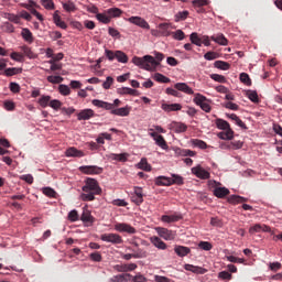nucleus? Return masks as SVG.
I'll return each mask as SVG.
<instances>
[{
  "label": "nucleus",
  "instance_id": "2eb2a0df",
  "mask_svg": "<svg viewBox=\"0 0 282 282\" xmlns=\"http://www.w3.org/2000/svg\"><path fill=\"white\" fill-rule=\"evenodd\" d=\"M171 129H172L175 133H186V131L188 130V126H186V123L173 121V122L171 123Z\"/></svg>",
  "mask_w": 282,
  "mask_h": 282
},
{
  "label": "nucleus",
  "instance_id": "c9c22d12",
  "mask_svg": "<svg viewBox=\"0 0 282 282\" xmlns=\"http://www.w3.org/2000/svg\"><path fill=\"white\" fill-rule=\"evenodd\" d=\"M106 14H108L110 17V19H116L122 14V10H120L118 8H110L108 10H106Z\"/></svg>",
  "mask_w": 282,
  "mask_h": 282
},
{
  "label": "nucleus",
  "instance_id": "c03bdc74",
  "mask_svg": "<svg viewBox=\"0 0 282 282\" xmlns=\"http://www.w3.org/2000/svg\"><path fill=\"white\" fill-rule=\"evenodd\" d=\"M119 63H129V57L122 51H116V57Z\"/></svg>",
  "mask_w": 282,
  "mask_h": 282
},
{
  "label": "nucleus",
  "instance_id": "cd10ccee",
  "mask_svg": "<svg viewBox=\"0 0 282 282\" xmlns=\"http://www.w3.org/2000/svg\"><path fill=\"white\" fill-rule=\"evenodd\" d=\"M226 116H227V118H229V120H232V122H235V124L240 127V129H248L246 123L242 122L236 113H226Z\"/></svg>",
  "mask_w": 282,
  "mask_h": 282
},
{
  "label": "nucleus",
  "instance_id": "bb28decb",
  "mask_svg": "<svg viewBox=\"0 0 282 282\" xmlns=\"http://www.w3.org/2000/svg\"><path fill=\"white\" fill-rule=\"evenodd\" d=\"M117 94L120 96H138V90L129 87H121L117 89Z\"/></svg>",
  "mask_w": 282,
  "mask_h": 282
},
{
  "label": "nucleus",
  "instance_id": "338daca9",
  "mask_svg": "<svg viewBox=\"0 0 282 282\" xmlns=\"http://www.w3.org/2000/svg\"><path fill=\"white\" fill-rule=\"evenodd\" d=\"M68 220L69 221H78V210L73 209L68 213Z\"/></svg>",
  "mask_w": 282,
  "mask_h": 282
},
{
  "label": "nucleus",
  "instance_id": "393cba45",
  "mask_svg": "<svg viewBox=\"0 0 282 282\" xmlns=\"http://www.w3.org/2000/svg\"><path fill=\"white\" fill-rule=\"evenodd\" d=\"M214 195L215 197H218V199H224V197H227V195H230V189L226 187H216L214 188Z\"/></svg>",
  "mask_w": 282,
  "mask_h": 282
},
{
  "label": "nucleus",
  "instance_id": "4d7b16f0",
  "mask_svg": "<svg viewBox=\"0 0 282 282\" xmlns=\"http://www.w3.org/2000/svg\"><path fill=\"white\" fill-rule=\"evenodd\" d=\"M154 80H156V83H171V79L169 77L160 73H155Z\"/></svg>",
  "mask_w": 282,
  "mask_h": 282
},
{
  "label": "nucleus",
  "instance_id": "052dcab7",
  "mask_svg": "<svg viewBox=\"0 0 282 282\" xmlns=\"http://www.w3.org/2000/svg\"><path fill=\"white\" fill-rule=\"evenodd\" d=\"M89 259H91V261H95L96 263H100V261H102V254H100V252L98 251H95L89 254Z\"/></svg>",
  "mask_w": 282,
  "mask_h": 282
},
{
  "label": "nucleus",
  "instance_id": "a18cd8bd",
  "mask_svg": "<svg viewBox=\"0 0 282 282\" xmlns=\"http://www.w3.org/2000/svg\"><path fill=\"white\" fill-rule=\"evenodd\" d=\"M46 80L52 85H61V83H63V77L58 75H55V76L51 75V76H47Z\"/></svg>",
  "mask_w": 282,
  "mask_h": 282
},
{
  "label": "nucleus",
  "instance_id": "20e7f679",
  "mask_svg": "<svg viewBox=\"0 0 282 282\" xmlns=\"http://www.w3.org/2000/svg\"><path fill=\"white\" fill-rule=\"evenodd\" d=\"M216 127L217 129L223 130V132L218 133V138L220 140H232V138H235V131L231 130L230 123H228V121L224 119H217Z\"/></svg>",
  "mask_w": 282,
  "mask_h": 282
},
{
  "label": "nucleus",
  "instance_id": "9d476101",
  "mask_svg": "<svg viewBox=\"0 0 282 282\" xmlns=\"http://www.w3.org/2000/svg\"><path fill=\"white\" fill-rule=\"evenodd\" d=\"M115 230H117V232H128V235H135V232H138L133 226L126 223L116 224Z\"/></svg>",
  "mask_w": 282,
  "mask_h": 282
},
{
  "label": "nucleus",
  "instance_id": "37998d69",
  "mask_svg": "<svg viewBox=\"0 0 282 282\" xmlns=\"http://www.w3.org/2000/svg\"><path fill=\"white\" fill-rule=\"evenodd\" d=\"M171 36L175 40V41H184V39H186V34L184 33V31L182 30H176L175 32L171 33Z\"/></svg>",
  "mask_w": 282,
  "mask_h": 282
},
{
  "label": "nucleus",
  "instance_id": "b1692460",
  "mask_svg": "<svg viewBox=\"0 0 282 282\" xmlns=\"http://www.w3.org/2000/svg\"><path fill=\"white\" fill-rule=\"evenodd\" d=\"M184 269L187 270V272H193L194 274H206V272H208L206 269L202 267H195L193 264H185Z\"/></svg>",
  "mask_w": 282,
  "mask_h": 282
},
{
  "label": "nucleus",
  "instance_id": "f03ea898",
  "mask_svg": "<svg viewBox=\"0 0 282 282\" xmlns=\"http://www.w3.org/2000/svg\"><path fill=\"white\" fill-rule=\"evenodd\" d=\"M93 105L94 107H98L99 109H106V111H110L112 116H120L121 118H124L131 113V106L113 108V105L107 101H102L100 99H94Z\"/></svg>",
  "mask_w": 282,
  "mask_h": 282
},
{
  "label": "nucleus",
  "instance_id": "c85d7f7f",
  "mask_svg": "<svg viewBox=\"0 0 282 282\" xmlns=\"http://www.w3.org/2000/svg\"><path fill=\"white\" fill-rule=\"evenodd\" d=\"M129 279H131V274L123 273L110 278L109 282H129Z\"/></svg>",
  "mask_w": 282,
  "mask_h": 282
},
{
  "label": "nucleus",
  "instance_id": "603ef678",
  "mask_svg": "<svg viewBox=\"0 0 282 282\" xmlns=\"http://www.w3.org/2000/svg\"><path fill=\"white\" fill-rule=\"evenodd\" d=\"M209 78H212V80H215L216 83H221V84L227 83L226 76L224 75L210 74Z\"/></svg>",
  "mask_w": 282,
  "mask_h": 282
},
{
  "label": "nucleus",
  "instance_id": "79ce46f5",
  "mask_svg": "<svg viewBox=\"0 0 282 282\" xmlns=\"http://www.w3.org/2000/svg\"><path fill=\"white\" fill-rule=\"evenodd\" d=\"M63 8L66 12H76V4L72 0L63 2Z\"/></svg>",
  "mask_w": 282,
  "mask_h": 282
},
{
  "label": "nucleus",
  "instance_id": "a878e982",
  "mask_svg": "<svg viewBox=\"0 0 282 282\" xmlns=\"http://www.w3.org/2000/svg\"><path fill=\"white\" fill-rule=\"evenodd\" d=\"M161 108L163 109V111H182V105L180 104H162Z\"/></svg>",
  "mask_w": 282,
  "mask_h": 282
},
{
  "label": "nucleus",
  "instance_id": "473e14b6",
  "mask_svg": "<svg viewBox=\"0 0 282 282\" xmlns=\"http://www.w3.org/2000/svg\"><path fill=\"white\" fill-rule=\"evenodd\" d=\"M96 19L97 21H99L100 23H105L106 25L108 23H111V18L109 17V14H107V11H105V13H97Z\"/></svg>",
  "mask_w": 282,
  "mask_h": 282
},
{
  "label": "nucleus",
  "instance_id": "13d9d810",
  "mask_svg": "<svg viewBox=\"0 0 282 282\" xmlns=\"http://www.w3.org/2000/svg\"><path fill=\"white\" fill-rule=\"evenodd\" d=\"M240 80L243 83V85L250 86L252 85V80L250 79V75L247 73H241L240 74Z\"/></svg>",
  "mask_w": 282,
  "mask_h": 282
},
{
  "label": "nucleus",
  "instance_id": "aec40b11",
  "mask_svg": "<svg viewBox=\"0 0 282 282\" xmlns=\"http://www.w3.org/2000/svg\"><path fill=\"white\" fill-rule=\"evenodd\" d=\"M174 252L177 254V257H187V254H191V248L176 245L174 247Z\"/></svg>",
  "mask_w": 282,
  "mask_h": 282
},
{
  "label": "nucleus",
  "instance_id": "774afa93",
  "mask_svg": "<svg viewBox=\"0 0 282 282\" xmlns=\"http://www.w3.org/2000/svg\"><path fill=\"white\" fill-rule=\"evenodd\" d=\"M133 282H149V279H147L144 275L142 274H137L132 278Z\"/></svg>",
  "mask_w": 282,
  "mask_h": 282
},
{
  "label": "nucleus",
  "instance_id": "7c9ffc66",
  "mask_svg": "<svg viewBox=\"0 0 282 282\" xmlns=\"http://www.w3.org/2000/svg\"><path fill=\"white\" fill-rule=\"evenodd\" d=\"M156 186H171V177L159 176L155 178Z\"/></svg>",
  "mask_w": 282,
  "mask_h": 282
},
{
  "label": "nucleus",
  "instance_id": "bf43d9fd",
  "mask_svg": "<svg viewBox=\"0 0 282 282\" xmlns=\"http://www.w3.org/2000/svg\"><path fill=\"white\" fill-rule=\"evenodd\" d=\"M198 248H200V250H206L207 252L213 250V243L208 242V241H200L198 243Z\"/></svg>",
  "mask_w": 282,
  "mask_h": 282
},
{
  "label": "nucleus",
  "instance_id": "a19ab883",
  "mask_svg": "<svg viewBox=\"0 0 282 282\" xmlns=\"http://www.w3.org/2000/svg\"><path fill=\"white\" fill-rule=\"evenodd\" d=\"M189 41L193 43V45H197V47H202V37L197 33H192L189 35Z\"/></svg>",
  "mask_w": 282,
  "mask_h": 282
},
{
  "label": "nucleus",
  "instance_id": "f3484780",
  "mask_svg": "<svg viewBox=\"0 0 282 282\" xmlns=\"http://www.w3.org/2000/svg\"><path fill=\"white\" fill-rule=\"evenodd\" d=\"M66 158H85V152L72 147L65 151Z\"/></svg>",
  "mask_w": 282,
  "mask_h": 282
},
{
  "label": "nucleus",
  "instance_id": "c756f323",
  "mask_svg": "<svg viewBox=\"0 0 282 282\" xmlns=\"http://www.w3.org/2000/svg\"><path fill=\"white\" fill-rule=\"evenodd\" d=\"M21 36L26 43H34V35L30 29H22Z\"/></svg>",
  "mask_w": 282,
  "mask_h": 282
},
{
  "label": "nucleus",
  "instance_id": "58836bf2",
  "mask_svg": "<svg viewBox=\"0 0 282 282\" xmlns=\"http://www.w3.org/2000/svg\"><path fill=\"white\" fill-rule=\"evenodd\" d=\"M21 52H23V56H26L28 58H35L34 52H32V48L28 45L20 46Z\"/></svg>",
  "mask_w": 282,
  "mask_h": 282
},
{
  "label": "nucleus",
  "instance_id": "72a5a7b5",
  "mask_svg": "<svg viewBox=\"0 0 282 282\" xmlns=\"http://www.w3.org/2000/svg\"><path fill=\"white\" fill-rule=\"evenodd\" d=\"M229 204H243L245 202H248V198L237 195H231L228 197Z\"/></svg>",
  "mask_w": 282,
  "mask_h": 282
},
{
  "label": "nucleus",
  "instance_id": "412c9836",
  "mask_svg": "<svg viewBox=\"0 0 282 282\" xmlns=\"http://www.w3.org/2000/svg\"><path fill=\"white\" fill-rule=\"evenodd\" d=\"M80 219L84 221V224H94L96 221V218L91 216V212L87 208H84Z\"/></svg>",
  "mask_w": 282,
  "mask_h": 282
},
{
  "label": "nucleus",
  "instance_id": "f8f14e48",
  "mask_svg": "<svg viewBox=\"0 0 282 282\" xmlns=\"http://www.w3.org/2000/svg\"><path fill=\"white\" fill-rule=\"evenodd\" d=\"M150 135H151V138H153V140L155 141V144H158V147H160L164 151H166V149H169V144H166V140L164 139V137L162 134H159L158 132H152V133H150Z\"/></svg>",
  "mask_w": 282,
  "mask_h": 282
},
{
  "label": "nucleus",
  "instance_id": "6e6d98bb",
  "mask_svg": "<svg viewBox=\"0 0 282 282\" xmlns=\"http://www.w3.org/2000/svg\"><path fill=\"white\" fill-rule=\"evenodd\" d=\"M42 193L46 197H56V191H54L52 187H43Z\"/></svg>",
  "mask_w": 282,
  "mask_h": 282
},
{
  "label": "nucleus",
  "instance_id": "69168bd1",
  "mask_svg": "<svg viewBox=\"0 0 282 282\" xmlns=\"http://www.w3.org/2000/svg\"><path fill=\"white\" fill-rule=\"evenodd\" d=\"M58 89L62 96H69V94H72V90L68 88L67 85H59Z\"/></svg>",
  "mask_w": 282,
  "mask_h": 282
},
{
  "label": "nucleus",
  "instance_id": "6e6552de",
  "mask_svg": "<svg viewBox=\"0 0 282 282\" xmlns=\"http://www.w3.org/2000/svg\"><path fill=\"white\" fill-rule=\"evenodd\" d=\"M79 171L85 175H100L102 173V167L97 165H83L79 167Z\"/></svg>",
  "mask_w": 282,
  "mask_h": 282
},
{
  "label": "nucleus",
  "instance_id": "39448f33",
  "mask_svg": "<svg viewBox=\"0 0 282 282\" xmlns=\"http://www.w3.org/2000/svg\"><path fill=\"white\" fill-rule=\"evenodd\" d=\"M193 101L195 102V105H197V107H200L203 111H205L206 113H210L213 108L210 107V100L206 98V96L197 93L194 95Z\"/></svg>",
  "mask_w": 282,
  "mask_h": 282
},
{
  "label": "nucleus",
  "instance_id": "3c124183",
  "mask_svg": "<svg viewBox=\"0 0 282 282\" xmlns=\"http://www.w3.org/2000/svg\"><path fill=\"white\" fill-rule=\"evenodd\" d=\"M112 160L117 162H127L129 158V153H121V154H111Z\"/></svg>",
  "mask_w": 282,
  "mask_h": 282
},
{
  "label": "nucleus",
  "instance_id": "de8ad7c7",
  "mask_svg": "<svg viewBox=\"0 0 282 282\" xmlns=\"http://www.w3.org/2000/svg\"><path fill=\"white\" fill-rule=\"evenodd\" d=\"M173 184H177V186H182V184H184V177L177 174H172L171 186H173Z\"/></svg>",
  "mask_w": 282,
  "mask_h": 282
},
{
  "label": "nucleus",
  "instance_id": "0eeeda50",
  "mask_svg": "<svg viewBox=\"0 0 282 282\" xmlns=\"http://www.w3.org/2000/svg\"><path fill=\"white\" fill-rule=\"evenodd\" d=\"M155 231L158 232L159 237H161V239H164L165 241H173L176 237L175 231L166 229L164 227H156Z\"/></svg>",
  "mask_w": 282,
  "mask_h": 282
},
{
  "label": "nucleus",
  "instance_id": "9b49d317",
  "mask_svg": "<svg viewBox=\"0 0 282 282\" xmlns=\"http://www.w3.org/2000/svg\"><path fill=\"white\" fill-rule=\"evenodd\" d=\"M193 175H196L199 180H210V172L206 171L202 165L192 167Z\"/></svg>",
  "mask_w": 282,
  "mask_h": 282
},
{
  "label": "nucleus",
  "instance_id": "e433bc0d",
  "mask_svg": "<svg viewBox=\"0 0 282 282\" xmlns=\"http://www.w3.org/2000/svg\"><path fill=\"white\" fill-rule=\"evenodd\" d=\"M22 73H23V68H19V67H10L4 69L6 76H17V74H22Z\"/></svg>",
  "mask_w": 282,
  "mask_h": 282
},
{
  "label": "nucleus",
  "instance_id": "6ab92c4d",
  "mask_svg": "<svg viewBox=\"0 0 282 282\" xmlns=\"http://www.w3.org/2000/svg\"><path fill=\"white\" fill-rule=\"evenodd\" d=\"M182 219V214H173V215H163L161 220L165 224H173L175 221H180Z\"/></svg>",
  "mask_w": 282,
  "mask_h": 282
},
{
  "label": "nucleus",
  "instance_id": "2f4dec72",
  "mask_svg": "<svg viewBox=\"0 0 282 282\" xmlns=\"http://www.w3.org/2000/svg\"><path fill=\"white\" fill-rule=\"evenodd\" d=\"M170 26L171 25L169 23L159 24V32H160L161 36H171L172 32L169 31Z\"/></svg>",
  "mask_w": 282,
  "mask_h": 282
},
{
  "label": "nucleus",
  "instance_id": "5701e85b",
  "mask_svg": "<svg viewBox=\"0 0 282 282\" xmlns=\"http://www.w3.org/2000/svg\"><path fill=\"white\" fill-rule=\"evenodd\" d=\"M210 41H214V43H217L218 45H228V39H226V36L223 33L212 35Z\"/></svg>",
  "mask_w": 282,
  "mask_h": 282
},
{
  "label": "nucleus",
  "instance_id": "864d4df0",
  "mask_svg": "<svg viewBox=\"0 0 282 282\" xmlns=\"http://www.w3.org/2000/svg\"><path fill=\"white\" fill-rule=\"evenodd\" d=\"M219 58V53L209 51L204 55L205 61H215Z\"/></svg>",
  "mask_w": 282,
  "mask_h": 282
},
{
  "label": "nucleus",
  "instance_id": "7ed1b4c3",
  "mask_svg": "<svg viewBox=\"0 0 282 282\" xmlns=\"http://www.w3.org/2000/svg\"><path fill=\"white\" fill-rule=\"evenodd\" d=\"M132 63L147 72H153V69L160 65V62L155 61V57L151 55H144L143 57L134 56Z\"/></svg>",
  "mask_w": 282,
  "mask_h": 282
},
{
  "label": "nucleus",
  "instance_id": "4be33fe9",
  "mask_svg": "<svg viewBox=\"0 0 282 282\" xmlns=\"http://www.w3.org/2000/svg\"><path fill=\"white\" fill-rule=\"evenodd\" d=\"M95 112L93 109H84L80 110V112L77 115L78 120H90V118H94Z\"/></svg>",
  "mask_w": 282,
  "mask_h": 282
},
{
  "label": "nucleus",
  "instance_id": "4c0bfd02",
  "mask_svg": "<svg viewBox=\"0 0 282 282\" xmlns=\"http://www.w3.org/2000/svg\"><path fill=\"white\" fill-rule=\"evenodd\" d=\"M138 169L145 172H151V164L147 161V159H141V161L138 163Z\"/></svg>",
  "mask_w": 282,
  "mask_h": 282
},
{
  "label": "nucleus",
  "instance_id": "dca6fc26",
  "mask_svg": "<svg viewBox=\"0 0 282 282\" xmlns=\"http://www.w3.org/2000/svg\"><path fill=\"white\" fill-rule=\"evenodd\" d=\"M174 87L177 91H183V94H187L188 96H193V94H195L193 88H191L186 83H176Z\"/></svg>",
  "mask_w": 282,
  "mask_h": 282
},
{
  "label": "nucleus",
  "instance_id": "5fc2aeb1",
  "mask_svg": "<svg viewBox=\"0 0 282 282\" xmlns=\"http://www.w3.org/2000/svg\"><path fill=\"white\" fill-rule=\"evenodd\" d=\"M192 4L194 8H204V6L210 4V0H193Z\"/></svg>",
  "mask_w": 282,
  "mask_h": 282
},
{
  "label": "nucleus",
  "instance_id": "49530a36",
  "mask_svg": "<svg viewBox=\"0 0 282 282\" xmlns=\"http://www.w3.org/2000/svg\"><path fill=\"white\" fill-rule=\"evenodd\" d=\"M52 101V97L51 96H45L43 95L40 99H39V105L43 107V109H45V107L50 106V102Z\"/></svg>",
  "mask_w": 282,
  "mask_h": 282
},
{
  "label": "nucleus",
  "instance_id": "0e129e2a",
  "mask_svg": "<svg viewBox=\"0 0 282 282\" xmlns=\"http://www.w3.org/2000/svg\"><path fill=\"white\" fill-rule=\"evenodd\" d=\"M41 3L45 10H54V1L52 0H41Z\"/></svg>",
  "mask_w": 282,
  "mask_h": 282
},
{
  "label": "nucleus",
  "instance_id": "ea45409f",
  "mask_svg": "<svg viewBox=\"0 0 282 282\" xmlns=\"http://www.w3.org/2000/svg\"><path fill=\"white\" fill-rule=\"evenodd\" d=\"M214 67H216L217 69H223L224 72L230 69V64H228V62H224V61H216L214 63Z\"/></svg>",
  "mask_w": 282,
  "mask_h": 282
},
{
  "label": "nucleus",
  "instance_id": "8fccbe9b",
  "mask_svg": "<svg viewBox=\"0 0 282 282\" xmlns=\"http://www.w3.org/2000/svg\"><path fill=\"white\" fill-rule=\"evenodd\" d=\"M191 143L193 144V147H197L198 149H208V144L199 139H192Z\"/></svg>",
  "mask_w": 282,
  "mask_h": 282
},
{
  "label": "nucleus",
  "instance_id": "ddd939ff",
  "mask_svg": "<svg viewBox=\"0 0 282 282\" xmlns=\"http://www.w3.org/2000/svg\"><path fill=\"white\" fill-rule=\"evenodd\" d=\"M128 21L129 23H133V25H138L143 30H149L150 28L149 22H147V20L142 19L141 17H130Z\"/></svg>",
  "mask_w": 282,
  "mask_h": 282
},
{
  "label": "nucleus",
  "instance_id": "f257e3e1",
  "mask_svg": "<svg viewBox=\"0 0 282 282\" xmlns=\"http://www.w3.org/2000/svg\"><path fill=\"white\" fill-rule=\"evenodd\" d=\"M82 202H94V199H96V195L102 194V188L98 184V181L91 177L86 178L85 185L82 187Z\"/></svg>",
  "mask_w": 282,
  "mask_h": 282
},
{
  "label": "nucleus",
  "instance_id": "f704fd0d",
  "mask_svg": "<svg viewBox=\"0 0 282 282\" xmlns=\"http://www.w3.org/2000/svg\"><path fill=\"white\" fill-rule=\"evenodd\" d=\"M191 13L188 11H180L174 15L175 23H180V21H186Z\"/></svg>",
  "mask_w": 282,
  "mask_h": 282
},
{
  "label": "nucleus",
  "instance_id": "09e8293b",
  "mask_svg": "<svg viewBox=\"0 0 282 282\" xmlns=\"http://www.w3.org/2000/svg\"><path fill=\"white\" fill-rule=\"evenodd\" d=\"M227 149H231L232 151H237V149H241L243 143L241 141H231L226 144Z\"/></svg>",
  "mask_w": 282,
  "mask_h": 282
},
{
  "label": "nucleus",
  "instance_id": "4468645a",
  "mask_svg": "<svg viewBox=\"0 0 282 282\" xmlns=\"http://www.w3.org/2000/svg\"><path fill=\"white\" fill-rule=\"evenodd\" d=\"M150 241L154 248H158V250H166L169 246H166V242H164L160 237L153 236L150 238Z\"/></svg>",
  "mask_w": 282,
  "mask_h": 282
},
{
  "label": "nucleus",
  "instance_id": "a211bd4d",
  "mask_svg": "<svg viewBox=\"0 0 282 282\" xmlns=\"http://www.w3.org/2000/svg\"><path fill=\"white\" fill-rule=\"evenodd\" d=\"M53 22L57 28H61L62 30H67V23L61 19V12L55 11L53 14Z\"/></svg>",
  "mask_w": 282,
  "mask_h": 282
},
{
  "label": "nucleus",
  "instance_id": "423d86ee",
  "mask_svg": "<svg viewBox=\"0 0 282 282\" xmlns=\"http://www.w3.org/2000/svg\"><path fill=\"white\" fill-rule=\"evenodd\" d=\"M101 241H106L107 243H112L113 246H119L120 243H124L122 236L118 234H102L100 236Z\"/></svg>",
  "mask_w": 282,
  "mask_h": 282
},
{
  "label": "nucleus",
  "instance_id": "680f3d73",
  "mask_svg": "<svg viewBox=\"0 0 282 282\" xmlns=\"http://www.w3.org/2000/svg\"><path fill=\"white\" fill-rule=\"evenodd\" d=\"M10 58H12V61H15L17 63H23V54L21 53L12 52L10 54Z\"/></svg>",
  "mask_w": 282,
  "mask_h": 282
},
{
  "label": "nucleus",
  "instance_id": "e2e57ef3",
  "mask_svg": "<svg viewBox=\"0 0 282 282\" xmlns=\"http://www.w3.org/2000/svg\"><path fill=\"white\" fill-rule=\"evenodd\" d=\"M247 96H248L249 100H251V102H259V95L257 94V91L249 90L247 93Z\"/></svg>",
  "mask_w": 282,
  "mask_h": 282
},
{
  "label": "nucleus",
  "instance_id": "1a4fd4ad",
  "mask_svg": "<svg viewBox=\"0 0 282 282\" xmlns=\"http://www.w3.org/2000/svg\"><path fill=\"white\" fill-rule=\"evenodd\" d=\"M131 202L137 206L144 203V192L142 191V187L134 186V192L131 195Z\"/></svg>",
  "mask_w": 282,
  "mask_h": 282
}]
</instances>
